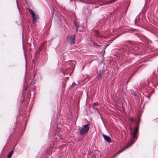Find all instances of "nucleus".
I'll use <instances>...</instances> for the list:
<instances>
[{"label": "nucleus", "instance_id": "nucleus-1", "mask_svg": "<svg viewBox=\"0 0 158 158\" xmlns=\"http://www.w3.org/2000/svg\"><path fill=\"white\" fill-rule=\"evenodd\" d=\"M138 131L139 126L137 125L136 127L134 129L133 132H131L130 133L131 136V138L130 141L128 143L127 145L124 147L122 150H120L118 152L115 154L114 155L113 158L115 157L116 155L119 154L127 148L131 146L135 143L137 138V133L138 132Z\"/></svg>", "mask_w": 158, "mask_h": 158}, {"label": "nucleus", "instance_id": "nucleus-2", "mask_svg": "<svg viewBox=\"0 0 158 158\" xmlns=\"http://www.w3.org/2000/svg\"><path fill=\"white\" fill-rule=\"evenodd\" d=\"M89 129V125L87 124L84 125L80 130V134L81 135H84L88 132Z\"/></svg>", "mask_w": 158, "mask_h": 158}, {"label": "nucleus", "instance_id": "nucleus-3", "mask_svg": "<svg viewBox=\"0 0 158 158\" xmlns=\"http://www.w3.org/2000/svg\"><path fill=\"white\" fill-rule=\"evenodd\" d=\"M76 35H69L67 36L66 40L70 45H72L75 43Z\"/></svg>", "mask_w": 158, "mask_h": 158}, {"label": "nucleus", "instance_id": "nucleus-4", "mask_svg": "<svg viewBox=\"0 0 158 158\" xmlns=\"http://www.w3.org/2000/svg\"><path fill=\"white\" fill-rule=\"evenodd\" d=\"M27 87L28 86H27L26 85H24L23 94H25L24 95V98L29 99L31 98V93L30 91L28 90L26 94V92L27 91Z\"/></svg>", "mask_w": 158, "mask_h": 158}, {"label": "nucleus", "instance_id": "nucleus-5", "mask_svg": "<svg viewBox=\"0 0 158 158\" xmlns=\"http://www.w3.org/2000/svg\"><path fill=\"white\" fill-rule=\"evenodd\" d=\"M28 10L30 11L31 14L32 15V18L33 19V23H35L36 21V20L39 18L37 15H35L33 11V10L30 9H29Z\"/></svg>", "mask_w": 158, "mask_h": 158}, {"label": "nucleus", "instance_id": "nucleus-6", "mask_svg": "<svg viewBox=\"0 0 158 158\" xmlns=\"http://www.w3.org/2000/svg\"><path fill=\"white\" fill-rule=\"evenodd\" d=\"M102 136L105 140H106L107 142L109 143L111 142V139L110 137L103 134L102 135Z\"/></svg>", "mask_w": 158, "mask_h": 158}, {"label": "nucleus", "instance_id": "nucleus-7", "mask_svg": "<svg viewBox=\"0 0 158 158\" xmlns=\"http://www.w3.org/2000/svg\"><path fill=\"white\" fill-rule=\"evenodd\" d=\"M105 72V70H103L99 72L98 76V79H100L104 75Z\"/></svg>", "mask_w": 158, "mask_h": 158}, {"label": "nucleus", "instance_id": "nucleus-8", "mask_svg": "<svg viewBox=\"0 0 158 158\" xmlns=\"http://www.w3.org/2000/svg\"><path fill=\"white\" fill-rule=\"evenodd\" d=\"M14 152V151H12L10 152L8 155V158H11V156Z\"/></svg>", "mask_w": 158, "mask_h": 158}, {"label": "nucleus", "instance_id": "nucleus-9", "mask_svg": "<svg viewBox=\"0 0 158 158\" xmlns=\"http://www.w3.org/2000/svg\"><path fill=\"white\" fill-rule=\"evenodd\" d=\"M73 25L76 28L77 27H79V26L77 24V22L75 21H74L73 23Z\"/></svg>", "mask_w": 158, "mask_h": 158}, {"label": "nucleus", "instance_id": "nucleus-10", "mask_svg": "<svg viewBox=\"0 0 158 158\" xmlns=\"http://www.w3.org/2000/svg\"><path fill=\"white\" fill-rule=\"evenodd\" d=\"M76 85V83H75V82H73L72 85H71V88H73V87H74L75 85Z\"/></svg>", "mask_w": 158, "mask_h": 158}, {"label": "nucleus", "instance_id": "nucleus-11", "mask_svg": "<svg viewBox=\"0 0 158 158\" xmlns=\"http://www.w3.org/2000/svg\"><path fill=\"white\" fill-rule=\"evenodd\" d=\"M61 71H62V72L65 75V74H68V73L67 72H64L63 71H62V69Z\"/></svg>", "mask_w": 158, "mask_h": 158}, {"label": "nucleus", "instance_id": "nucleus-12", "mask_svg": "<svg viewBox=\"0 0 158 158\" xmlns=\"http://www.w3.org/2000/svg\"><path fill=\"white\" fill-rule=\"evenodd\" d=\"M112 2V1H108L107 2V4H110V3H112L113 2Z\"/></svg>", "mask_w": 158, "mask_h": 158}, {"label": "nucleus", "instance_id": "nucleus-13", "mask_svg": "<svg viewBox=\"0 0 158 158\" xmlns=\"http://www.w3.org/2000/svg\"><path fill=\"white\" fill-rule=\"evenodd\" d=\"M96 35L97 36H99V35L98 34V31L96 32Z\"/></svg>", "mask_w": 158, "mask_h": 158}, {"label": "nucleus", "instance_id": "nucleus-14", "mask_svg": "<svg viewBox=\"0 0 158 158\" xmlns=\"http://www.w3.org/2000/svg\"><path fill=\"white\" fill-rule=\"evenodd\" d=\"M78 27H77L76 28V31H75V32H77H77L78 29Z\"/></svg>", "mask_w": 158, "mask_h": 158}, {"label": "nucleus", "instance_id": "nucleus-15", "mask_svg": "<svg viewBox=\"0 0 158 158\" xmlns=\"http://www.w3.org/2000/svg\"><path fill=\"white\" fill-rule=\"evenodd\" d=\"M96 105H97L96 104V103H94L93 104V106H96Z\"/></svg>", "mask_w": 158, "mask_h": 158}, {"label": "nucleus", "instance_id": "nucleus-16", "mask_svg": "<svg viewBox=\"0 0 158 158\" xmlns=\"http://www.w3.org/2000/svg\"><path fill=\"white\" fill-rule=\"evenodd\" d=\"M132 77V76H131V77H129V78H128V80H130L131 79V77Z\"/></svg>", "mask_w": 158, "mask_h": 158}, {"label": "nucleus", "instance_id": "nucleus-17", "mask_svg": "<svg viewBox=\"0 0 158 158\" xmlns=\"http://www.w3.org/2000/svg\"><path fill=\"white\" fill-rule=\"evenodd\" d=\"M131 121H132V122H133V121H134V120L133 119V118H131Z\"/></svg>", "mask_w": 158, "mask_h": 158}, {"label": "nucleus", "instance_id": "nucleus-18", "mask_svg": "<svg viewBox=\"0 0 158 158\" xmlns=\"http://www.w3.org/2000/svg\"><path fill=\"white\" fill-rule=\"evenodd\" d=\"M39 49L41 50V47H40L39 48Z\"/></svg>", "mask_w": 158, "mask_h": 158}, {"label": "nucleus", "instance_id": "nucleus-19", "mask_svg": "<svg viewBox=\"0 0 158 158\" xmlns=\"http://www.w3.org/2000/svg\"><path fill=\"white\" fill-rule=\"evenodd\" d=\"M31 84H33V83H31Z\"/></svg>", "mask_w": 158, "mask_h": 158}]
</instances>
